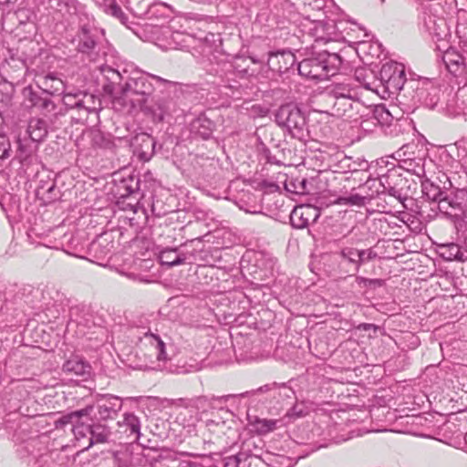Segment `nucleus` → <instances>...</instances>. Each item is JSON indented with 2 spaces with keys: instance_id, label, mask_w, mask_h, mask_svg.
Listing matches in <instances>:
<instances>
[{
  "instance_id": "nucleus-38",
  "label": "nucleus",
  "mask_w": 467,
  "mask_h": 467,
  "mask_svg": "<svg viewBox=\"0 0 467 467\" xmlns=\"http://www.w3.org/2000/svg\"><path fill=\"white\" fill-rule=\"evenodd\" d=\"M160 260L162 265L170 267L180 265L185 263L186 255L179 253L178 249H165L160 254Z\"/></svg>"
},
{
  "instance_id": "nucleus-39",
  "label": "nucleus",
  "mask_w": 467,
  "mask_h": 467,
  "mask_svg": "<svg viewBox=\"0 0 467 467\" xmlns=\"http://www.w3.org/2000/svg\"><path fill=\"white\" fill-rule=\"evenodd\" d=\"M70 299H60V306H62L63 312L66 311V307L68 311V320L66 327V333H69L70 327L75 324L78 325L79 321L78 317L82 311V308L78 305H72Z\"/></svg>"
},
{
  "instance_id": "nucleus-48",
  "label": "nucleus",
  "mask_w": 467,
  "mask_h": 467,
  "mask_svg": "<svg viewBox=\"0 0 467 467\" xmlns=\"http://www.w3.org/2000/svg\"><path fill=\"white\" fill-rule=\"evenodd\" d=\"M56 190V183L53 182L50 186L46 188L44 185H42L39 189L37 193L41 195V199L44 200L45 202H54L56 200V193H54Z\"/></svg>"
},
{
  "instance_id": "nucleus-16",
  "label": "nucleus",
  "mask_w": 467,
  "mask_h": 467,
  "mask_svg": "<svg viewBox=\"0 0 467 467\" xmlns=\"http://www.w3.org/2000/svg\"><path fill=\"white\" fill-rule=\"evenodd\" d=\"M91 372L90 365L79 356H73L67 359L62 368L65 378L60 377V383L68 380L78 383L87 379Z\"/></svg>"
},
{
  "instance_id": "nucleus-56",
  "label": "nucleus",
  "mask_w": 467,
  "mask_h": 467,
  "mask_svg": "<svg viewBox=\"0 0 467 467\" xmlns=\"http://www.w3.org/2000/svg\"><path fill=\"white\" fill-rule=\"evenodd\" d=\"M386 187H387L386 193L398 199L399 201H401V199H402L401 189L397 188L395 185H388Z\"/></svg>"
},
{
  "instance_id": "nucleus-20",
  "label": "nucleus",
  "mask_w": 467,
  "mask_h": 467,
  "mask_svg": "<svg viewBox=\"0 0 467 467\" xmlns=\"http://www.w3.org/2000/svg\"><path fill=\"white\" fill-rule=\"evenodd\" d=\"M36 150L37 144L36 142L20 132L18 133L15 160L19 161L21 169L26 171L32 164Z\"/></svg>"
},
{
  "instance_id": "nucleus-17",
  "label": "nucleus",
  "mask_w": 467,
  "mask_h": 467,
  "mask_svg": "<svg viewBox=\"0 0 467 467\" xmlns=\"http://www.w3.org/2000/svg\"><path fill=\"white\" fill-rule=\"evenodd\" d=\"M358 248L346 246L335 253L333 257L337 263V272L339 275H355L358 272L357 265Z\"/></svg>"
},
{
  "instance_id": "nucleus-22",
  "label": "nucleus",
  "mask_w": 467,
  "mask_h": 467,
  "mask_svg": "<svg viewBox=\"0 0 467 467\" xmlns=\"http://www.w3.org/2000/svg\"><path fill=\"white\" fill-rule=\"evenodd\" d=\"M119 431L124 433L130 442H136L140 438L141 422L133 412H125L122 420L118 421Z\"/></svg>"
},
{
  "instance_id": "nucleus-12",
  "label": "nucleus",
  "mask_w": 467,
  "mask_h": 467,
  "mask_svg": "<svg viewBox=\"0 0 467 467\" xmlns=\"http://www.w3.org/2000/svg\"><path fill=\"white\" fill-rule=\"evenodd\" d=\"M123 406V400L112 394H98L93 406H87L88 414L93 412V420L106 421L114 420Z\"/></svg>"
},
{
  "instance_id": "nucleus-63",
  "label": "nucleus",
  "mask_w": 467,
  "mask_h": 467,
  "mask_svg": "<svg viewBox=\"0 0 467 467\" xmlns=\"http://www.w3.org/2000/svg\"><path fill=\"white\" fill-rule=\"evenodd\" d=\"M324 27H326L327 30H329V29H334L335 26L333 23L332 24L327 23V24H326V26H324Z\"/></svg>"
},
{
  "instance_id": "nucleus-15",
  "label": "nucleus",
  "mask_w": 467,
  "mask_h": 467,
  "mask_svg": "<svg viewBox=\"0 0 467 467\" xmlns=\"http://www.w3.org/2000/svg\"><path fill=\"white\" fill-rule=\"evenodd\" d=\"M439 211L448 216L467 217V190L456 189L450 193L445 192L439 202Z\"/></svg>"
},
{
  "instance_id": "nucleus-3",
  "label": "nucleus",
  "mask_w": 467,
  "mask_h": 467,
  "mask_svg": "<svg viewBox=\"0 0 467 467\" xmlns=\"http://www.w3.org/2000/svg\"><path fill=\"white\" fill-rule=\"evenodd\" d=\"M39 438L34 418L22 412L9 413L0 423V439H6L19 446L17 451L21 456L33 454L41 443Z\"/></svg>"
},
{
  "instance_id": "nucleus-10",
  "label": "nucleus",
  "mask_w": 467,
  "mask_h": 467,
  "mask_svg": "<svg viewBox=\"0 0 467 467\" xmlns=\"http://www.w3.org/2000/svg\"><path fill=\"white\" fill-rule=\"evenodd\" d=\"M88 409H78L74 411L65 412L60 417V430L64 432L70 431L77 441L76 447H78L77 453L85 450L84 445L88 443L90 437L89 424H85L82 420L88 418Z\"/></svg>"
},
{
  "instance_id": "nucleus-40",
  "label": "nucleus",
  "mask_w": 467,
  "mask_h": 467,
  "mask_svg": "<svg viewBox=\"0 0 467 467\" xmlns=\"http://www.w3.org/2000/svg\"><path fill=\"white\" fill-rule=\"evenodd\" d=\"M171 8L169 5L162 2H156L150 5L146 12L149 19H167L170 17Z\"/></svg>"
},
{
  "instance_id": "nucleus-49",
  "label": "nucleus",
  "mask_w": 467,
  "mask_h": 467,
  "mask_svg": "<svg viewBox=\"0 0 467 467\" xmlns=\"http://www.w3.org/2000/svg\"><path fill=\"white\" fill-rule=\"evenodd\" d=\"M52 233H54V229H49L47 232L41 234L40 237H41L42 241L39 243V244L43 245L47 248H49V249L57 250L58 247L57 245V238L50 237V234H52Z\"/></svg>"
},
{
  "instance_id": "nucleus-62",
  "label": "nucleus",
  "mask_w": 467,
  "mask_h": 467,
  "mask_svg": "<svg viewBox=\"0 0 467 467\" xmlns=\"http://www.w3.org/2000/svg\"><path fill=\"white\" fill-rule=\"evenodd\" d=\"M370 284L381 285L383 281L381 279H368V280Z\"/></svg>"
},
{
  "instance_id": "nucleus-32",
  "label": "nucleus",
  "mask_w": 467,
  "mask_h": 467,
  "mask_svg": "<svg viewBox=\"0 0 467 467\" xmlns=\"http://www.w3.org/2000/svg\"><path fill=\"white\" fill-rule=\"evenodd\" d=\"M214 129V123L204 116H199L191 124L192 132L199 135L203 140L212 137Z\"/></svg>"
},
{
  "instance_id": "nucleus-60",
  "label": "nucleus",
  "mask_w": 467,
  "mask_h": 467,
  "mask_svg": "<svg viewBox=\"0 0 467 467\" xmlns=\"http://www.w3.org/2000/svg\"><path fill=\"white\" fill-rule=\"evenodd\" d=\"M177 467H202L199 462L182 461Z\"/></svg>"
},
{
  "instance_id": "nucleus-47",
  "label": "nucleus",
  "mask_w": 467,
  "mask_h": 467,
  "mask_svg": "<svg viewBox=\"0 0 467 467\" xmlns=\"http://www.w3.org/2000/svg\"><path fill=\"white\" fill-rule=\"evenodd\" d=\"M391 176H392L391 174H385V175L380 176L378 180L377 179H373V180L368 179L366 182V184H368L369 187H372L375 185L376 182H379V187L376 190V192L378 194L386 193V190H387L386 186L392 185L391 184Z\"/></svg>"
},
{
  "instance_id": "nucleus-51",
  "label": "nucleus",
  "mask_w": 467,
  "mask_h": 467,
  "mask_svg": "<svg viewBox=\"0 0 467 467\" xmlns=\"http://www.w3.org/2000/svg\"><path fill=\"white\" fill-rule=\"evenodd\" d=\"M11 143L7 136L0 134V159L4 160L10 156Z\"/></svg>"
},
{
  "instance_id": "nucleus-8",
  "label": "nucleus",
  "mask_w": 467,
  "mask_h": 467,
  "mask_svg": "<svg viewBox=\"0 0 467 467\" xmlns=\"http://www.w3.org/2000/svg\"><path fill=\"white\" fill-rule=\"evenodd\" d=\"M55 79H57L56 73L47 75L42 83L45 88H40V90L34 89L30 85L25 87L22 90V105L26 109L36 108L46 116L55 111L57 105L51 99L54 93L47 88L48 81Z\"/></svg>"
},
{
  "instance_id": "nucleus-26",
  "label": "nucleus",
  "mask_w": 467,
  "mask_h": 467,
  "mask_svg": "<svg viewBox=\"0 0 467 467\" xmlns=\"http://www.w3.org/2000/svg\"><path fill=\"white\" fill-rule=\"evenodd\" d=\"M236 396L233 394L213 397L200 396L192 400V407L202 413H205L210 410L221 407L223 403Z\"/></svg>"
},
{
  "instance_id": "nucleus-9",
  "label": "nucleus",
  "mask_w": 467,
  "mask_h": 467,
  "mask_svg": "<svg viewBox=\"0 0 467 467\" xmlns=\"http://www.w3.org/2000/svg\"><path fill=\"white\" fill-rule=\"evenodd\" d=\"M275 122L285 128L293 138L303 140L306 131V120L304 113L295 104L287 103L276 110Z\"/></svg>"
},
{
  "instance_id": "nucleus-21",
  "label": "nucleus",
  "mask_w": 467,
  "mask_h": 467,
  "mask_svg": "<svg viewBox=\"0 0 467 467\" xmlns=\"http://www.w3.org/2000/svg\"><path fill=\"white\" fill-rule=\"evenodd\" d=\"M296 62V56L290 50H279L269 53L267 66L270 70L283 74L287 72Z\"/></svg>"
},
{
  "instance_id": "nucleus-55",
  "label": "nucleus",
  "mask_w": 467,
  "mask_h": 467,
  "mask_svg": "<svg viewBox=\"0 0 467 467\" xmlns=\"http://www.w3.org/2000/svg\"><path fill=\"white\" fill-rule=\"evenodd\" d=\"M241 459L240 455H234L227 457L224 460L223 467H240Z\"/></svg>"
},
{
  "instance_id": "nucleus-35",
  "label": "nucleus",
  "mask_w": 467,
  "mask_h": 467,
  "mask_svg": "<svg viewBox=\"0 0 467 467\" xmlns=\"http://www.w3.org/2000/svg\"><path fill=\"white\" fill-rule=\"evenodd\" d=\"M400 167L419 178L425 177V159L422 157L405 158L400 161Z\"/></svg>"
},
{
  "instance_id": "nucleus-23",
  "label": "nucleus",
  "mask_w": 467,
  "mask_h": 467,
  "mask_svg": "<svg viewBox=\"0 0 467 467\" xmlns=\"http://www.w3.org/2000/svg\"><path fill=\"white\" fill-rule=\"evenodd\" d=\"M115 250L112 233L105 232L88 244V251L97 258H104Z\"/></svg>"
},
{
  "instance_id": "nucleus-59",
  "label": "nucleus",
  "mask_w": 467,
  "mask_h": 467,
  "mask_svg": "<svg viewBox=\"0 0 467 467\" xmlns=\"http://www.w3.org/2000/svg\"><path fill=\"white\" fill-rule=\"evenodd\" d=\"M295 188V192L296 193L304 194L309 192V189L307 188V181L306 179H302L299 182L298 186H296Z\"/></svg>"
},
{
  "instance_id": "nucleus-50",
  "label": "nucleus",
  "mask_w": 467,
  "mask_h": 467,
  "mask_svg": "<svg viewBox=\"0 0 467 467\" xmlns=\"http://www.w3.org/2000/svg\"><path fill=\"white\" fill-rule=\"evenodd\" d=\"M92 144L95 147L108 149L112 146L113 142L109 139L105 138L102 133L95 132L92 135Z\"/></svg>"
},
{
  "instance_id": "nucleus-64",
  "label": "nucleus",
  "mask_w": 467,
  "mask_h": 467,
  "mask_svg": "<svg viewBox=\"0 0 467 467\" xmlns=\"http://www.w3.org/2000/svg\"><path fill=\"white\" fill-rule=\"evenodd\" d=\"M463 247H464V249H465V250H466V252H467V236H466V237H465V239H464V242H463Z\"/></svg>"
},
{
  "instance_id": "nucleus-52",
  "label": "nucleus",
  "mask_w": 467,
  "mask_h": 467,
  "mask_svg": "<svg viewBox=\"0 0 467 467\" xmlns=\"http://www.w3.org/2000/svg\"><path fill=\"white\" fill-rule=\"evenodd\" d=\"M123 188L126 192L121 194V197H128L136 193L139 190V180L134 181L130 178L129 181H123Z\"/></svg>"
},
{
  "instance_id": "nucleus-30",
  "label": "nucleus",
  "mask_w": 467,
  "mask_h": 467,
  "mask_svg": "<svg viewBox=\"0 0 467 467\" xmlns=\"http://www.w3.org/2000/svg\"><path fill=\"white\" fill-rule=\"evenodd\" d=\"M253 260L254 261L253 266L255 269L254 272H251V275H254V278L264 279L272 272L275 265L273 258L267 257L263 253H254Z\"/></svg>"
},
{
  "instance_id": "nucleus-37",
  "label": "nucleus",
  "mask_w": 467,
  "mask_h": 467,
  "mask_svg": "<svg viewBox=\"0 0 467 467\" xmlns=\"http://www.w3.org/2000/svg\"><path fill=\"white\" fill-rule=\"evenodd\" d=\"M443 62L447 69L452 73L457 74L460 68L464 65V57L455 49H448L443 55Z\"/></svg>"
},
{
  "instance_id": "nucleus-28",
  "label": "nucleus",
  "mask_w": 467,
  "mask_h": 467,
  "mask_svg": "<svg viewBox=\"0 0 467 467\" xmlns=\"http://www.w3.org/2000/svg\"><path fill=\"white\" fill-rule=\"evenodd\" d=\"M40 55V47L37 42L32 39L20 41L16 49L17 58L26 66L33 64L34 59Z\"/></svg>"
},
{
  "instance_id": "nucleus-36",
  "label": "nucleus",
  "mask_w": 467,
  "mask_h": 467,
  "mask_svg": "<svg viewBox=\"0 0 467 467\" xmlns=\"http://www.w3.org/2000/svg\"><path fill=\"white\" fill-rule=\"evenodd\" d=\"M439 254L441 257L446 261L457 260L463 262L467 260V255H465L462 252L461 247L454 243L440 245Z\"/></svg>"
},
{
  "instance_id": "nucleus-44",
  "label": "nucleus",
  "mask_w": 467,
  "mask_h": 467,
  "mask_svg": "<svg viewBox=\"0 0 467 467\" xmlns=\"http://www.w3.org/2000/svg\"><path fill=\"white\" fill-rule=\"evenodd\" d=\"M206 427L211 433L216 435L217 437L225 435L228 431H232V428L228 425L227 421L216 420L213 419L206 420Z\"/></svg>"
},
{
  "instance_id": "nucleus-18",
  "label": "nucleus",
  "mask_w": 467,
  "mask_h": 467,
  "mask_svg": "<svg viewBox=\"0 0 467 467\" xmlns=\"http://www.w3.org/2000/svg\"><path fill=\"white\" fill-rule=\"evenodd\" d=\"M320 211L313 205L296 206L290 213V223L294 228L304 229L317 221Z\"/></svg>"
},
{
  "instance_id": "nucleus-27",
  "label": "nucleus",
  "mask_w": 467,
  "mask_h": 467,
  "mask_svg": "<svg viewBox=\"0 0 467 467\" xmlns=\"http://www.w3.org/2000/svg\"><path fill=\"white\" fill-rule=\"evenodd\" d=\"M130 64H126L124 66L119 67L118 68H112L109 66H102L101 73L104 78L109 81V84L106 86V90L112 91L115 85H119L120 88L123 85L122 82L125 81V77L127 76Z\"/></svg>"
},
{
  "instance_id": "nucleus-33",
  "label": "nucleus",
  "mask_w": 467,
  "mask_h": 467,
  "mask_svg": "<svg viewBox=\"0 0 467 467\" xmlns=\"http://www.w3.org/2000/svg\"><path fill=\"white\" fill-rule=\"evenodd\" d=\"M249 423L254 428V431L259 435H265L277 429L282 420L261 419L257 416L254 418L249 416Z\"/></svg>"
},
{
  "instance_id": "nucleus-53",
  "label": "nucleus",
  "mask_w": 467,
  "mask_h": 467,
  "mask_svg": "<svg viewBox=\"0 0 467 467\" xmlns=\"http://www.w3.org/2000/svg\"><path fill=\"white\" fill-rule=\"evenodd\" d=\"M306 414V411L304 404L303 403H300V404L295 403L294 406L286 411L285 417L296 419V418L302 417Z\"/></svg>"
},
{
  "instance_id": "nucleus-11",
  "label": "nucleus",
  "mask_w": 467,
  "mask_h": 467,
  "mask_svg": "<svg viewBox=\"0 0 467 467\" xmlns=\"http://www.w3.org/2000/svg\"><path fill=\"white\" fill-rule=\"evenodd\" d=\"M259 394H265V400L273 406H280L281 408L286 405H292L296 400L295 390L286 383L272 382L265 384L258 389L245 391L239 394L240 397H254Z\"/></svg>"
},
{
  "instance_id": "nucleus-46",
  "label": "nucleus",
  "mask_w": 467,
  "mask_h": 467,
  "mask_svg": "<svg viewBox=\"0 0 467 467\" xmlns=\"http://www.w3.org/2000/svg\"><path fill=\"white\" fill-rule=\"evenodd\" d=\"M377 257L378 254L373 248L358 249L357 265H358V270L362 265L373 261Z\"/></svg>"
},
{
  "instance_id": "nucleus-14",
  "label": "nucleus",
  "mask_w": 467,
  "mask_h": 467,
  "mask_svg": "<svg viewBox=\"0 0 467 467\" xmlns=\"http://www.w3.org/2000/svg\"><path fill=\"white\" fill-rule=\"evenodd\" d=\"M140 324H135L136 327H141L143 330V337H140V348H149V353L146 355L149 358H155L158 361H166L170 358L166 350V343L157 334H154L147 327V319L140 320Z\"/></svg>"
},
{
  "instance_id": "nucleus-29",
  "label": "nucleus",
  "mask_w": 467,
  "mask_h": 467,
  "mask_svg": "<svg viewBox=\"0 0 467 467\" xmlns=\"http://www.w3.org/2000/svg\"><path fill=\"white\" fill-rule=\"evenodd\" d=\"M20 133L38 144L47 135V124L41 119L32 118L29 119L26 129Z\"/></svg>"
},
{
  "instance_id": "nucleus-34",
  "label": "nucleus",
  "mask_w": 467,
  "mask_h": 467,
  "mask_svg": "<svg viewBox=\"0 0 467 467\" xmlns=\"http://www.w3.org/2000/svg\"><path fill=\"white\" fill-rule=\"evenodd\" d=\"M90 437H88V443L84 445V449H88L95 442H105L110 436V429L106 425L99 423L89 424Z\"/></svg>"
},
{
  "instance_id": "nucleus-54",
  "label": "nucleus",
  "mask_w": 467,
  "mask_h": 467,
  "mask_svg": "<svg viewBox=\"0 0 467 467\" xmlns=\"http://www.w3.org/2000/svg\"><path fill=\"white\" fill-rule=\"evenodd\" d=\"M248 110L251 117L253 118L265 117L269 112V109L267 107L260 104L252 105L251 108L248 109Z\"/></svg>"
},
{
  "instance_id": "nucleus-25",
  "label": "nucleus",
  "mask_w": 467,
  "mask_h": 467,
  "mask_svg": "<svg viewBox=\"0 0 467 467\" xmlns=\"http://www.w3.org/2000/svg\"><path fill=\"white\" fill-rule=\"evenodd\" d=\"M421 21L425 30L432 36L441 37L445 35V21L431 12L430 5L423 6Z\"/></svg>"
},
{
  "instance_id": "nucleus-24",
  "label": "nucleus",
  "mask_w": 467,
  "mask_h": 467,
  "mask_svg": "<svg viewBox=\"0 0 467 467\" xmlns=\"http://www.w3.org/2000/svg\"><path fill=\"white\" fill-rule=\"evenodd\" d=\"M155 140L153 137L147 133L137 134L131 141L135 152L138 153L140 160L148 161L154 154Z\"/></svg>"
},
{
  "instance_id": "nucleus-5",
  "label": "nucleus",
  "mask_w": 467,
  "mask_h": 467,
  "mask_svg": "<svg viewBox=\"0 0 467 467\" xmlns=\"http://www.w3.org/2000/svg\"><path fill=\"white\" fill-rule=\"evenodd\" d=\"M125 81L120 88L121 96L124 99H129L133 107L143 109L153 93L154 84L150 79L154 80L157 85L164 88L173 84L171 81L164 79L159 76L146 73L135 67L132 64Z\"/></svg>"
},
{
  "instance_id": "nucleus-1",
  "label": "nucleus",
  "mask_w": 467,
  "mask_h": 467,
  "mask_svg": "<svg viewBox=\"0 0 467 467\" xmlns=\"http://www.w3.org/2000/svg\"><path fill=\"white\" fill-rule=\"evenodd\" d=\"M317 99L319 108L317 111L349 121L361 119L360 125L365 130H370V124L389 127L394 120L384 105L373 108L365 105L359 99L358 87L350 78L332 81Z\"/></svg>"
},
{
  "instance_id": "nucleus-43",
  "label": "nucleus",
  "mask_w": 467,
  "mask_h": 467,
  "mask_svg": "<svg viewBox=\"0 0 467 467\" xmlns=\"http://www.w3.org/2000/svg\"><path fill=\"white\" fill-rule=\"evenodd\" d=\"M422 192L423 194L431 201L435 202L439 204L440 200L442 199L445 192L441 191V189L430 182L428 180L422 182Z\"/></svg>"
},
{
  "instance_id": "nucleus-57",
  "label": "nucleus",
  "mask_w": 467,
  "mask_h": 467,
  "mask_svg": "<svg viewBox=\"0 0 467 467\" xmlns=\"http://www.w3.org/2000/svg\"><path fill=\"white\" fill-rule=\"evenodd\" d=\"M339 37H340L339 34L334 33V36H332V33L327 32L324 36H317L316 41L317 43L321 42V41H324L325 43H329L331 41H337Z\"/></svg>"
},
{
  "instance_id": "nucleus-2",
  "label": "nucleus",
  "mask_w": 467,
  "mask_h": 467,
  "mask_svg": "<svg viewBox=\"0 0 467 467\" xmlns=\"http://www.w3.org/2000/svg\"><path fill=\"white\" fill-rule=\"evenodd\" d=\"M60 36L77 52L92 56L104 31L77 0H60Z\"/></svg>"
},
{
  "instance_id": "nucleus-42",
  "label": "nucleus",
  "mask_w": 467,
  "mask_h": 467,
  "mask_svg": "<svg viewBox=\"0 0 467 467\" xmlns=\"http://www.w3.org/2000/svg\"><path fill=\"white\" fill-rule=\"evenodd\" d=\"M15 95V87L11 83L0 84V110L12 105Z\"/></svg>"
},
{
  "instance_id": "nucleus-31",
  "label": "nucleus",
  "mask_w": 467,
  "mask_h": 467,
  "mask_svg": "<svg viewBox=\"0 0 467 467\" xmlns=\"http://www.w3.org/2000/svg\"><path fill=\"white\" fill-rule=\"evenodd\" d=\"M60 83L64 85L62 101L66 109H84L83 99L87 97V94L79 89H69L61 79Z\"/></svg>"
},
{
  "instance_id": "nucleus-13",
  "label": "nucleus",
  "mask_w": 467,
  "mask_h": 467,
  "mask_svg": "<svg viewBox=\"0 0 467 467\" xmlns=\"http://www.w3.org/2000/svg\"><path fill=\"white\" fill-rule=\"evenodd\" d=\"M412 93H415L412 98L410 100L408 99L407 103L403 104L407 109H414L419 104H422L430 109H437L445 114H451L446 108L439 105L441 94L440 88L433 86L429 88L419 87V83H416Z\"/></svg>"
},
{
  "instance_id": "nucleus-61",
  "label": "nucleus",
  "mask_w": 467,
  "mask_h": 467,
  "mask_svg": "<svg viewBox=\"0 0 467 467\" xmlns=\"http://www.w3.org/2000/svg\"><path fill=\"white\" fill-rule=\"evenodd\" d=\"M111 10H112V14L114 16H118L119 13H121V9L119 6H117L116 5L111 6Z\"/></svg>"
},
{
  "instance_id": "nucleus-19",
  "label": "nucleus",
  "mask_w": 467,
  "mask_h": 467,
  "mask_svg": "<svg viewBox=\"0 0 467 467\" xmlns=\"http://www.w3.org/2000/svg\"><path fill=\"white\" fill-rule=\"evenodd\" d=\"M60 244V250H63L68 255L78 258H84L86 249L88 248L85 234L80 232L76 234H64Z\"/></svg>"
},
{
  "instance_id": "nucleus-6",
  "label": "nucleus",
  "mask_w": 467,
  "mask_h": 467,
  "mask_svg": "<svg viewBox=\"0 0 467 467\" xmlns=\"http://www.w3.org/2000/svg\"><path fill=\"white\" fill-rule=\"evenodd\" d=\"M342 64V58L336 51H313L297 65L298 74L312 79H324L334 76Z\"/></svg>"
},
{
  "instance_id": "nucleus-41",
  "label": "nucleus",
  "mask_w": 467,
  "mask_h": 467,
  "mask_svg": "<svg viewBox=\"0 0 467 467\" xmlns=\"http://www.w3.org/2000/svg\"><path fill=\"white\" fill-rule=\"evenodd\" d=\"M370 197L361 195L359 193H350L348 196H340L334 202L341 205L350 206H365Z\"/></svg>"
},
{
  "instance_id": "nucleus-58",
  "label": "nucleus",
  "mask_w": 467,
  "mask_h": 467,
  "mask_svg": "<svg viewBox=\"0 0 467 467\" xmlns=\"http://www.w3.org/2000/svg\"><path fill=\"white\" fill-rule=\"evenodd\" d=\"M166 114H168V109L165 105H159L158 110L153 111L154 118L159 121H162Z\"/></svg>"
},
{
  "instance_id": "nucleus-4",
  "label": "nucleus",
  "mask_w": 467,
  "mask_h": 467,
  "mask_svg": "<svg viewBox=\"0 0 467 467\" xmlns=\"http://www.w3.org/2000/svg\"><path fill=\"white\" fill-rule=\"evenodd\" d=\"M415 85V81L407 80L404 65L395 61H389L382 65L374 87L369 83H364L367 89L374 90L382 97L395 95L400 104L407 103V94L414 91Z\"/></svg>"
},
{
  "instance_id": "nucleus-7",
  "label": "nucleus",
  "mask_w": 467,
  "mask_h": 467,
  "mask_svg": "<svg viewBox=\"0 0 467 467\" xmlns=\"http://www.w3.org/2000/svg\"><path fill=\"white\" fill-rule=\"evenodd\" d=\"M249 75L248 69L241 68L239 65L223 64L219 75L220 92L234 100L245 99L250 94L247 83Z\"/></svg>"
},
{
  "instance_id": "nucleus-45",
  "label": "nucleus",
  "mask_w": 467,
  "mask_h": 467,
  "mask_svg": "<svg viewBox=\"0 0 467 467\" xmlns=\"http://www.w3.org/2000/svg\"><path fill=\"white\" fill-rule=\"evenodd\" d=\"M77 392H78L77 389L69 390V391H66V390L62 391L63 402H64L66 409L64 410H60V417H62L63 413L70 412L71 411V410H69L70 409H73L76 406H78L79 398L77 396Z\"/></svg>"
}]
</instances>
